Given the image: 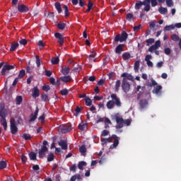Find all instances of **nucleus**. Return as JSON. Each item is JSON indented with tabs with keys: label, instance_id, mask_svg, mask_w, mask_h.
I'll return each mask as SVG.
<instances>
[{
	"label": "nucleus",
	"instance_id": "1",
	"mask_svg": "<svg viewBox=\"0 0 181 181\" xmlns=\"http://www.w3.org/2000/svg\"><path fill=\"white\" fill-rule=\"evenodd\" d=\"M111 98L112 100L107 101L106 104V107L107 110H112L115 105L117 106L118 108L121 107V105H122L121 100H119V98L117 96V94L115 93L111 94Z\"/></svg>",
	"mask_w": 181,
	"mask_h": 181
},
{
	"label": "nucleus",
	"instance_id": "2",
	"mask_svg": "<svg viewBox=\"0 0 181 181\" xmlns=\"http://www.w3.org/2000/svg\"><path fill=\"white\" fill-rule=\"evenodd\" d=\"M128 39V33L126 31H123L121 35L118 34L115 37V42H125Z\"/></svg>",
	"mask_w": 181,
	"mask_h": 181
},
{
	"label": "nucleus",
	"instance_id": "3",
	"mask_svg": "<svg viewBox=\"0 0 181 181\" xmlns=\"http://www.w3.org/2000/svg\"><path fill=\"white\" fill-rule=\"evenodd\" d=\"M122 88L124 93H129L131 90L129 82L127 81V78H123L122 83Z\"/></svg>",
	"mask_w": 181,
	"mask_h": 181
},
{
	"label": "nucleus",
	"instance_id": "4",
	"mask_svg": "<svg viewBox=\"0 0 181 181\" xmlns=\"http://www.w3.org/2000/svg\"><path fill=\"white\" fill-rule=\"evenodd\" d=\"M16 67V65L5 64L1 69V76H6L7 73H9V70H13Z\"/></svg>",
	"mask_w": 181,
	"mask_h": 181
},
{
	"label": "nucleus",
	"instance_id": "5",
	"mask_svg": "<svg viewBox=\"0 0 181 181\" xmlns=\"http://www.w3.org/2000/svg\"><path fill=\"white\" fill-rule=\"evenodd\" d=\"M10 124L11 132L13 135H15V134L18 132V127H16V122L15 121V119H12L11 120Z\"/></svg>",
	"mask_w": 181,
	"mask_h": 181
},
{
	"label": "nucleus",
	"instance_id": "6",
	"mask_svg": "<svg viewBox=\"0 0 181 181\" xmlns=\"http://www.w3.org/2000/svg\"><path fill=\"white\" fill-rule=\"evenodd\" d=\"M54 37L56 39H57L58 43L60 45V46H63L64 45V37H63V35L60 33H56L54 34Z\"/></svg>",
	"mask_w": 181,
	"mask_h": 181
},
{
	"label": "nucleus",
	"instance_id": "7",
	"mask_svg": "<svg viewBox=\"0 0 181 181\" xmlns=\"http://www.w3.org/2000/svg\"><path fill=\"white\" fill-rule=\"evenodd\" d=\"M49 151V148H47V146H42L41 148L39 150V158L40 159H43L45 158V155H46V153Z\"/></svg>",
	"mask_w": 181,
	"mask_h": 181
},
{
	"label": "nucleus",
	"instance_id": "8",
	"mask_svg": "<svg viewBox=\"0 0 181 181\" xmlns=\"http://www.w3.org/2000/svg\"><path fill=\"white\" fill-rule=\"evenodd\" d=\"M18 11L21 13H26V12H29V7L24 4H19L18 6Z\"/></svg>",
	"mask_w": 181,
	"mask_h": 181
},
{
	"label": "nucleus",
	"instance_id": "9",
	"mask_svg": "<svg viewBox=\"0 0 181 181\" xmlns=\"http://www.w3.org/2000/svg\"><path fill=\"white\" fill-rule=\"evenodd\" d=\"M142 4L144 6V11L149 12L151 11V0H144Z\"/></svg>",
	"mask_w": 181,
	"mask_h": 181
},
{
	"label": "nucleus",
	"instance_id": "10",
	"mask_svg": "<svg viewBox=\"0 0 181 181\" xmlns=\"http://www.w3.org/2000/svg\"><path fill=\"white\" fill-rule=\"evenodd\" d=\"M148 100L146 99H141L139 100V108L140 110H145L148 107Z\"/></svg>",
	"mask_w": 181,
	"mask_h": 181
},
{
	"label": "nucleus",
	"instance_id": "11",
	"mask_svg": "<svg viewBox=\"0 0 181 181\" xmlns=\"http://www.w3.org/2000/svg\"><path fill=\"white\" fill-rule=\"evenodd\" d=\"M116 122L117 124L116 128L121 129L124 127V119L122 117H116Z\"/></svg>",
	"mask_w": 181,
	"mask_h": 181
},
{
	"label": "nucleus",
	"instance_id": "12",
	"mask_svg": "<svg viewBox=\"0 0 181 181\" xmlns=\"http://www.w3.org/2000/svg\"><path fill=\"white\" fill-rule=\"evenodd\" d=\"M112 138L115 139L113 144L110 146V149H114V148H117V146L119 144V139L117 136L115 134H112Z\"/></svg>",
	"mask_w": 181,
	"mask_h": 181
},
{
	"label": "nucleus",
	"instance_id": "13",
	"mask_svg": "<svg viewBox=\"0 0 181 181\" xmlns=\"http://www.w3.org/2000/svg\"><path fill=\"white\" fill-rule=\"evenodd\" d=\"M124 46H125V45H124V44H120V45H117L115 49V53H117V54H121V53H122V52H124Z\"/></svg>",
	"mask_w": 181,
	"mask_h": 181
},
{
	"label": "nucleus",
	"instance_id": "14",
	"mask_svg": "<svg viewBox=\"0 0 181 181\" xmlns=\"http://www.w3.org/2000/svg\"><path fill=\"white\" fill-rule=\"evenodd\" d=\"M82 181L83 180V175H80V174H76L74 175H73L70 181Z\"/></svg>",
	"mask_w": 181,
	"mask_h": 181
},
{
	"label": "nucleus",
	"instance_id": "15",
	"mask_svg": "<svg viewBox=\"0 0 181 181\" xmlns=\"http://www.w3.org/2000/svg\"><path fill=\"white\" fill-rule=\"evenodd\" d=\"M59 80L63 81L64 83H70L73 79L71 78V76L65 75L64 76H61L59 78Z\"/></svg>",
	"mask_w": 181,
	"mask_h": 181
},
{
	"label": "nucleus",
	"instance_id": "16",
	"mask_svg": "<svg viewBox=\"0 0 181 181\" xmlns=\"http://www.w3.org/2000/svg\"><path fill=\"white\" fill-rule=\"evenodd\" d=\"M58 145L62 147V149L66 151L67 149V141L65 140H60Z\"/></svg>",
	"mask_w": 181,
	"mask_h": 181
},
{
	"label": "nucleus",
	"instance_id": "17",
	"mask_svg": "<svg viewBox=\"0 0 181 181\" xmlns=\"http://www.w3.org/2000/svg\"><path fill=\"white\" fill-rule=\"evenodd\" d=\"M40 95V92L39 91V88L37 87H34L33 89V98H37Z\"/></svg>",
	"mask_w": 181,
	"mask_h": 181
},
{
	"label": "nucleus",
	"instance_id": "18",
	"mask_svg": "<svg viewBox=\"0 0 181 181\" xmlns=\"http://www.w3.org/2000/svg\"><path fill=\"white\" fill-rule=\"evenodd\" d=\"M121 77H124L126 80H130V81H134V76H132L130 74L128 73H123L121 75Z\"/></svg>",
	"mask_w": 181,
	"mask_h": 181
},
{
	"label": "nucleus",
	"instance_id": "19",
	"mask_svg": "<svg viewBox=\"0 0 181 181\" xmlns=\"http://www.w3.org/2000/svg\"><path fill=\"white\" fill-rule=\"evenodd\" d=\"M61 71L64 76H67L70 73V68L67 66H62Z\"/></svg>",
	"mask_w": 181,
	"mask_h": 181
},
{
	"label": "nucleus",
	"instance_id": "20",
	"mask_svg": "<svg viewBox=\"0 0 181 181\" xmlns=\"http://www.w3.org/2000/svg\"><path fill=\"white\" fill-rule=\"evenodd\" d=\"M0 123L4 127V131H6L8 128V122H6V118H1Z\"/></svg>",
	"mask_w": 181,
	"mask_h": 181
},
{
	"label": "nucleus",
	"instance_id": "21",
	"mask_svg": "<svg viewBox=\"0 0 181 181\" xmlns=\"http://www.w3.org/2000/svg\"><path fill=\"white\" fill-rule=\"evenodd\" d=\"M71 131V126H65L62 128V134H67Z\"/></svg>",
	"mask_w": 181,
	"mask_h": 181
},
{
	"label": "nucleus",
	"instance_id": "22",
	"mask_svg": "<svg viewBox=\"0 0 181 181\" xmlns=\"http://www.w3.org/2000/svg\"><path fill=\"white\" fill-rule=\"evenodd\" d=\"M87 123H84L83 122H81L79 124H78V129L80 131H85L86 129H87Z\"/></svg>",
	"mask_w": 181,
	"mask_h": 181
},
{
	"label": "nucleus",
	"instance_id": "23",
	"mask_svg": "<svg viewBox=\"0 0 181 181\" xmlns=\"http://www.w3.org/2000/svg\"><path fill=\"white\" fill-rule=\"evenodd\" d=\"M18 47H19V43L13 42L10 47V52H15V50H16V49H18Z\"/></svg>",
	"mask_w": 181,
	"mask_h": 181
},
{
	"label": "nucleus",
	"instance_id": "24",
	"mask_svg": "<svg viewBox=\"0 0 181 181\" xmlns=\"http://www.w3.org/2000/svg\"><path fill=\"white\" fill-rule=\"evenodd\" d=\"M112 139H114V137H112V136H110L107 139L102 138V139H100V141H101V142H103V144H109L110 142H112Z\"/></svg>",
	"mask_w": 181,
	"mask_h": 181
},
{
	"label": "nucleus",
	"instance_id": "25",
	"mask_svg": "<svg viewBox=\"0 0 181 181\" xmlns=\"http://www.w3.org/2000/svg\"><path fill=\"white\" fill-rule=\"evenodd\" d=\"M158 12L161 15H166V13H168V8L163 6H160L158 8Z\"/></svg>",
	"mask_w": 181,
	"mask_h": 181
},
{
	"label": "nucleus",
	"instance_id": "26",
	"mask_svg": "<svg viewBox=\"0 0 181 181\" xmlns=\"http://www.w3.org/2000/svg\"><path fill=\"white\" fill-rule=\"evenodd\" d=\"M162 90V86L157 85L156 87L152 90L153 94H159V92Z\"/></svg>",
	"mask_w": 181,
	"mask_h": 181
},
{
	"label": "nucleus",
	"instance_id": "27",
	"mask_svg": "<svg viewBox=\"0 0 181 181\" xmlns=\"http://www.w3.org/2000/svg\"><path fill=\"white\" fill-rule=\"evenodd\" d=\"M84 166H87V163L86 161H79L78 163V168L80 170H83Z\"/></svg>",
	"mask_w": 181,
	"mask_h": 181
},
{
	"label": "nucleus",
	"instance_id": "28",
	"mask_svg": "<svg viewBox=\"0 0 181 181\" xmlns=\"http://www.w3.org/2000/svg\"><path fill=\"white\" fill-rule=\"evenodd\" d=\"M57 28L58 29H59V30H64V29L66 28V23H63V22H59L57 23Z\"/></svg>",
	"mask_w": 181,
	"mask_h": 181
},
{
	"label": "nucleus",
	"instance_id": "29",
	"mask_svg": "<svg viewBox=\"0 0 181 181\" xmlns=\"http://www.w3.org/2000/svg\"><path fill=\"white\" fill-rule=\"evenodd\" d=\"M143 5L144 4L141 1H137L136 3L135 4L134 9L139 11V9H141V8H142Z\"/></svg>",
	"mask_w": 181,
	"mask_h": 181
},
{
	"label": "nucleus",
	"instance_id": "30",
	"mask_svg": "<svg viewBox=\"0 0 181 181\" xmlns=\"http://www.w3.org/2000/svg\"><path fill=\"white\" fill-rule=\"evenodd\" d=\"M93 6H94V4H93V1H91V0H88V8L86 9V12L88 13V12H90V11L93 9Z\"/></svg>",
	"mask_w": 181,
	"mask_h": 181
},
{
	"label": "nucleus",
	"instance_id": "31",
	"mask_svg": "<svg viewBox=\"0 0 181 181\" xmlns=\"http://www.w3.org/2000/svg\"><path fill=\"white\" fill-rule=\"evenodd\" d=\"M121 87V81L117 80L116 81L115 86V93H118L119 91V88Z\"/></svg>",
	"mask_w": 181,
	"mask_h": 181
},
{
	"label": "nucleus",
	"instance_id": "32",
	"mask_svg": "<svg viewBox=\"0 0 181 181\" xmlns=\"http://www.w3.org/2000/svg\"><path fill=\"white\" fill-rule=\"evenodd\" d=\"M22 101H23V98L21 95H18L16 98V105H21V104H22Z\"/></svg>",
	"mask_w": 181,
	"mask_h": 181
},
{
	"label": "nucleus",
	"instance_id": "33",
	"mask_svg": "<svg viewBox=\"0 0 181 181\" xmlns=\"http://www.w3.org/2000/svg\"><path fill=\"white\" fill-rule=\"evenodd\" d=\"M7 116H8V112H6V110L1 109L0 110L1 118H6Z\"/></svg>",
	"mask_w": 181,
	"mask_h": 181
},
{
	"label": "nucleus",
	"instance_id": "34",
	"mask_svg": "<svg viewBox=\"0 0 181 181\" xmlns=\"http://www.w3.org/2000/svg\"><path fill=\"white\" fill-rule=\"evenodd\" d=\"M122 57L123 60H129V59H131V54L129 52H124Z\"/></svg>",
	"mask_w": 181,
	"mask_h": 181
},
{
	"label": "nucleus",
	"instance_id": "35",
	"mask_svg": "<svg viewBox=\"0 0 181 181\" xmlns=\"http://www.w3.org/2000/svg\"><path fill=\"white\" fill-rule=\"evenodd\" d=\"M55 8H56L58 13H62V5L60 4L59 2L55 3Z\"/></svg>",
	"mask_w": 181,
	"mask_h": 181
},
{
	"label": "nucleus",
	"instance_id": "36",
	"mask_svg": "<svg viewBox=\"0 0 181 181\" xmlns=\"http://www.w3.org/2000/svg\"><path fill=\"white\" fill-rule=\"evenodd\" d=\"M126 19L129 22H131V21H134V14H132L131 13H127V16H126Z\"/></svg>",
	"mask_w": 181,
	"mask_h": 181
},
{
	"label": "nucleus",
	"instance_id": "37",
	"mask_svg": "<svg viewBox=\"0 0 181 181\" xmlns=\"http://www.w3.org/2000/svg\"><path fill=\"white\" fill-rule=\"evenodd\" d=\"M6 166H8V163H6V161H0V170L6 169Z\"/></svg>",
	"mask_w": 181,
	"mask_h": 181
},
{
	"label": "nucleus",
	"instance_id": "38",
	"mask_svg": "<svg viewBox=\"0 0 181 181\" xmlns=\"http://www.w3.org/2000/svg\"><path fill=\"white\" fill-rule=\"evenodd\" d=\"M25 74H26V71H25V69H21L19 72V74L17 77V78H23Z\"/></svg>",
	"mask_w": 181,
	"mask_h": 181
},
{
	"label": "nucleus",
	"instance_id": "39",
	"mask_svg": "<svg viewBox=\"0 0 181 181\" xmlns=\"http://www.w3.org/2000/svg\"><path fill=\"white\" fill-rule=\"evenodd\" d=\"M60 62V59L58 57H54L51 59L52 64H59V62Z\"/></svg>",
	"mask_w": 181,
	"mask_h": 181
},
{
	"label": "nucleus",
	"instance_id": "40",
	"mask_svg": "<svg viewBox=\"0 0 181 181\" xmlns=\"http://www.w3.org/2000/svg\"><path fill=\"white\" fill-rule=\"evenodd\" d=\"M29 156L30 160H37V159L36 158V153H35V152H30L29 153Z\"/></svg>",
	"mask_w": 181,
	"mask_h": 181
},
{
	"label": "nucleus",
	"instance_id": "41",
	"mask_svg": "<svg viewBox=\"0 0 181 181\" xmlns=\"http://www.w3.org/2000/svg\"><path fill=\"white\" fill-rule=\"evenodd\" d=\"M54 160V154L53 153H50L47 157V162H52Z\"/></svg>",
	"mask_w": 181,
	"mask_h": 181
},
{
	"label": "nucleus",
	"instance_id": "42",
	"mask_svg": "<svg viewBox=\"0 0 181 181\" xmlns=\"http://www.w3.org/2000/svg\"><path fill=\"white\" fill-rule=\"evenodd\" d=\"M64 12H65V18L69 17L70 16V12H69V7H67V6L64 5Z\"/></svg>",
	"mask_w": 181,
	"mask_h": 181
},
{
	"label": "nucleus",
	"instance_id": "43",
	"mask_svg": "<svg viewBox=\"0 0 181 181\" xmlns=\"http://www.w3.org/2000/svg\"><path fill=\"white\" fill-rule=\"evenodd\" d=\"M165 30H173V29H175V25L173 24H171L170 25H166L165 28H164Z\"/></svg>",
	"mask_w": 181,
	"mask_h": 181
},
{
	"label": "nucleus",
	"instance_id": "44",
	"mask_svg": "<svg viewBox=\"0 0 181 181\" xmlns=\"http://www.w3.org/2000/svg\"><path fill=\"white\" fill-rule=\"evenodd\" d=\"M85 102H86V105H87L88 107H90V105H91V104L93 103L91 99L88 97L86 98Z\"/></svg>",
	"mask_w": 181,
	"mask_h": 181
},
{
	"label": "nucleus",
	"instance_id": "45",
	"mask_svg": "<svg viewBox=\"0 0 181 181\" xmlns=\"http://www.w3.org/2000/svg\"><path fill=\"white\" fill-rule=\"evenodd\" d=\"M79 152L81 153H86L87 152V148H86V146L83 145L79 148Z\"/></svg>",
	"mask_w": 181,
	"mask_h": 181
},
{
	"label": "nucleus",
	"instance_id": "46",
	"mask_svg": "<svg viewBox=\"0 0 181 181\" xmlns=\"http://www.w3.org/2000/svg\"><path fill=\"white\" fill-rule=\"evenodd\" d=\"M179 39V36L176 34H173L171 35V40H173L174 42H177Z\"/></svg>",
	"mask_w": 181,
	"mask_h": 181
},
{
	"label": "nucleus",
	"instance_id": "47",
	"mask_svg": "<svg viewBox=\"0 0 181 181\" xmlns=\"http://www.w3.org/2000/svg\"><path fill=\"white\" fill-rule=\"evenodd\" d=\"M61 95H67L69 94V90L67 88H64L60 90Z\"/></svg>",
	"mask_w": 181,
	"mask_h": 181
},
{
	"label": "nucleus",
	"instance_id": "48",
	"mask_svg": "<svg viewBox=\"0 0 181 181\" xmlns=\"http://www.w3.org/2000/svg\"><path fill=\"white\" fill-rule=\"evenodd\" d=\"M36 118H37V117L35 115H33V113H31L30 116V122H33V121L36 120Z\"/></svg>",
	"mask_w": 181,
	"mask_h": 181
},
{
	"label": "nucleus",
	"instance_id": "49",
	"mask_svg": "<svg viewBox=\"0 0 181 181\" xmlns=\"http://www.w3.org/2000/svg\"><path fill=\"white\" fill-rule=\"evenodd\" d=\"M146 46H149V45H152V43H155V39L149 38L146 40Z\"/></svg>",
	"mask_w": 181,
	"mask_h": 181
},
{
	"label": "nucleus",
	"instance_id": "50",
	"mask_svg": "<svg viewBox=\"0 0 181 181\" xmlns=\"http://www.w3.org/2000/svg\"><path fill=\"white\" fill-rule=\"evenodd\" d=\"M150 3L151 4V6L153 8L158 6V0H150Z\"/></svg>",
	"mask_w": 181,
	"mask_h": 181
},
{
	"label": "nucleus",
	"instance_id": "51",
	"mask_svg": "<svg viewBox=\"0 0 181 181\" xmlns=\"http://www.w3.org/2000/svg\"><path fill=\"white\" fill-rule=\"evenodd\" d=\"M156 50H158V48L153 45L148 48V52H150V53H152L153 52H155Z\"/></svg>",
	"mask_w": 181,
	"mask_h": 181
},
{
	"label": "nucleus",
	"instance_id": "52",
	"mask_svg": "<svg viewBox=\"0 0 181 181\" xmlns=\"http://www.w3.org/2000/svg\"><path fill=\"white\" fill-rule=\"evenodd\" d=\"M166 5L168 6V8H172V6H173V1L166 0Z\"/></svg>",
	"mask_w": 181,
	"mask_h": 181
},
{
	"label": "nucleus",
	"instance_id": "53",
	"mask_svg": "<svg viewBox=\"0 0 181 181\" xmlns=\"http://www.w3.org/2000/svg\"><path fill=\"white\" fill-rule=\"evenodd\" d=\"M23 138L25 141H29V139H31L32 136L28 134H23Z\"/></svg>",
	"mask_w": 181,
	"mask_h": 181
},
{
	"label": "nucleus",
	"instance_id": "54",
	"mask_svg": "<svg viewBox=\"0 0 181 181\" xmlns=\"http://www.w3.org/2000/svg\"><path fill=\"white\" fill-rule=\"evenodd\" d=\"M69 169L71 172L76 173V170H77V165H76V164H73L70 166Z\"/></svg>",
	"mask_w": 181,
	"mask_h": 181
},
{
	"label": "nucleus",
	"instance_id": "55",
	"mask_svg": "<svg viewBox=\"0 0 181 181\" xmlns=\"http://www.w3.org/2000/svg\"><path fill=\"white\" fill-rule=\"evenodd\" d=\"M41 100L42 101H49V97L47 96V95L46 94H42L41 95Z\"/></svg>",
	"mask_w": 181,
	"mask_h": 181
},
{
	"label": "nucleus",
	"instance_id": "56",
	"mask_svg": "<svg viewBox=\"0 0 181 181\" xmlns=\"http://www.w3.org/2000/svg\"><path fill=\"white\" fill-rule=\"evenodd\" d=\"M19 43L20 45H23V46H26V45H28V40L26 39H21Z\"/></svg>",
	"mask_w": 181,
	"mask_h": 181
},
{
	"label": "nucleus",
	"instance_id": "57",
	"mask_svg": "<svg viewBox=\"0 0 181 181\" xmlns=\"http://www.w3.org/2000/svg\"><path fill=\"white\" fill-rule=\"evenodd\" d=\"M142 28V25H139L133 28L134 32H139Z\"/></svg>",
	"mask_w": 181,
	"mask_h": 181
},
{
	"label": "nucleus",
	"instance_id": "58",
	"mask_svg": "<svg viewBox=\"0 0 181 181\" xmlns=\"http://www.w3.org/2000/svg\"><path fill=\"white\" fill-rule=\"evenodd\" d=\"M164 53H165V54H167V56H169V54H170V53H171L170 48H169V47L165 48Z\"/></svg>",
	"mask_w": 181,
	"mask_h": 181
},
{
	"label": "nucleus",
	"instance_id": "59",
	"mask_svg": "<svg viewBox=\"0 0 181 181\" xmlns=\"http://www.w3.org/2000/svg\"><path fill=\"white\" fill-rule=\"evenodd\" d=\"M139 69V61H136L134 63V70L136 71V70Z\"/></svg>",
	"mask_w": 181,
	"mask_h": 181
},
{
	"label": "nucleus",
	"instance_id": "60",
	"mask_svg": "<svg viewBox=\"0 0 181 181\" xmlns=\"http://www.w3.org/2000/svg\"><path fill=\"white\" fill-rule=\"evenodd\" d=\"M123 124L127 125V127H129V125H131V119H127L124 120Z\"/></svg>",
	"mask_w": 181,
	"mask_h": 181
},
{
	"label": "nucleus",
	"instance_id": "61",
	"mask_svg": "<svg viewBox=\"0 0 181 181\" xmlns=\"http://www.w3.org/2000/svg\"><path fill=\"white\" fill-rule=\"evenodd\" d=\"M42 90L47 93V91L50 90V86L49 85L43 86H42Z\"/></svg>",
	"mask_w": 181,
	"mask_h": 181
},
{
	"label": "nucleus",
	"instance_id": "62",
	"mask_svg": "<svg viewBox=\"0 0 181 181\" xmlns=\"http://www.w3.org/2000/svg\"><path fill=\"white\" fill-rule=\"evenodd\" d=\"M151 83L150 84V87H155V86H158V83L154 79L151 80Z\"/></svg>",
	"mask_w": 181,
	"mask_h": 181
},
{
	"label": "nucleus",
	"instance_id": "63",
	"mask_svg": "<svg viewBox=\"0 0 181 181\" xmlns=\"http://www.w3.org/2000/svg\"><path fill=\"white\" fill-rule=\"evenodd\" d=\"M157 49L160 47V40L156 41L155 44L153 45Z\"/></svg>",
	"mask_w": 181,
	"mask_h": 181
},
{
	"label": "nucleus",
	"instance_id": "64",
	"mask_svg": "<svg viewBox=\"0 0 181 181\" xmlns=\"http://www.w3.org/2000/svg\"><path fill=\"white\" fill-rule=\"evenodd\" d=\"M36 64L37 67H40V58L39 56L36 57Z\"/></svg>",
	"mask_w": 181,
	"mask_h": 181
}]
</instances>
